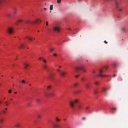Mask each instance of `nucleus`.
Masks as SVG:
<instances>
[{
    "label": "nucleus",
    "mask_w": 128,
    "mask_h": 128,
    "mask_svg": "<svg viewBox=\"0 0 128 128\" xmlns=\"http://www.w3.org/2000/svg\"><path fill=\"white\" fill-rule=\"evenodd\" d=\"M69 104L72 110H73L74 111H76L77 110H82V104H80L78 100H75L74 101H70Z\"/></svg>",
    "instance_id": "1"
},
{
    "label": "nucleus",
    "mask_w": 128,
    "mask_h": 128,
    "mask_svg": "<svg viewBox=\"0 0 128 128\" xmlns=\"http://www.w3.org/2000/svg\"><path fill=\"white\" fill-rule=\"evenodd\" d=\"M42 22V20L40 19H36L34 21H30V20H18L16 23V26H18L20 24H22V25L24 24H40Z\"/></svg>",
    "instance_id": "2"
},
{
    "label": "nucleus",
    "mask_w": 128,
    "mask_h": 128,
    "mask_svg": "<svg viewBox=\"0 0 128 128\" xmlns=\"http://www.w3.org/2000/svg\"><path fill=\"white\" fill-rule=\"evenodd\" d=\"M115 2L116 9L118 12H122V7L120 6V0H113Z\"/></svg>",
    "instance_id": "3"
},
{
    "label": "nucleus",
    "mask_w": 128,
    "mask_h": 128,
    "mask_svg": "<svg viewBox=\"0 0 128 128\" xmlns=\"http://www.w3.org/2000/svg\"><path fill=\"white\" fill-rule=\"evenodd\" d=\"M39 60H42L44 64H43V68L44 70H45L47 72H50V67H48V64H47L46 60H44V58H39Z\"/></svg>",
    "instance_id": "4"
},
{
    "label": "nucleus",
    "mask_w": 128,
    "mask_h": 128,
    "mask_svg": "<svg viewBox=\"0 0 128 128\" xmlns=\"http://www.w3.org/2000/svg\"><path fill=\"white\" fill-rule=\"evenodd\" d=\"M74 70L76 72H86V70H84V66L74 68Z\"/></svg>",
    "instance_id": "5"
},
{
    "label": "nucleus",
    "mask_w": 128,
    "mask_h": 128,
    "mask_svg": "<svg viewBox=\"0 0 128 128\" xmlns=\"http://www.w3.org/2000/svg\"><path fill=\"white\" fill-rule=\"evenodd\" d=\"M104 72V69H101L99 70V74L96 76V78H98V76H100V78H105L106 76H110L103 75L102 74Z\"/></svg>",
    "instance_id": "6"
},
{
    "label": "nucleus",
    "mask_w": 128,
    "mask_h": 128,
    "mask_svg": "<svg viewBox=\"0 0 128 128\" xmlns=\"http://www.w3.org/2000/svg\"><path fill=\"white\" fill-rule=\"evenodd\" d=\"M53 30L56 32H60L62 28L60 25H56L55 26H53Z\"/></svg>",
    "instance_id": "7"
},
{
    "label": "nucleus",
    "mask_w": 128,
    "mask_h": 128,
    "mask_svg": "<svg viewBox=\"0 0 128 128\" xmlns=\"http://www.w3.org/2000/svg\"><path fill=\"white\" fill-rule=\"evenodd\" d=\"M44 96H46V98H48L49 96H56V94H54V92H52L50 94L46 93V92H45L44 93Z\"/></svg>",
    "instance_id": "8"
},
{
    "label": "nucleus",
    "mask_w": 128,
    "mask_h": 128,
    "mask_svg": "<svg viewBox=\"0 0 128 128\" xmlns=\"http://www.w3.org/2000/svg\"><path fill=\"white\" fill-rule=\"evenodd\" d=\"M57 72H59L60 76H62V77L66 76V72H62V71L60 70H57Z\"/></svg>",
    "instance_id": "9"
},
{
    "label": "nucleus",
    "mask_w": 128,
    "mask_h": 128,
    "mask_svg": "<svg viewBox=\"0 0 128 128\" xmlns=\"http://www.w3.org/2000/svg\"><path fill=\"white\" fill-rule=\"evenodd\" d=\"M8 34H12L14 32V28L12 27H8L7 30Z\"/></svg>",
    "instance_id": "10"
},
{
    "label": "nucleus",
    "mask_w": 128,
    "mask_h": 128,
    "mask_svg": "<svg viewBox=\"0 0 128 128\" xmlns=\"http://www.w3.org/2000/svg\"><path fill=\"white\" fill-rule=\"evenodd\" d=\"M26 46V43L25 44L20 43V44L18 46V47L20 49L24 48Z\"/></svg>",
    "instance_id": "11"
},
{
    "label": "nucleus",
    "mask_w": 128,
    "mask_h": 128,
    "mask_svg": "<svg viewBox=\"0 0 128 128\" xmlns=\"http://www.w3.org/2000/svg\"><path fill=\"white\" fill-rule=\"evenodd\" d=\"M18 8L16 7L13 8V12L14 14H18Z\"/></svg>",
    "instance_id": "12"
},
{
    "label": "nucleus",
    "mask_w": 128,
    "mask_h": 128,
    "mask_svg": "<svg viewBox=\"0 0 128 128\" xmlns=\"http://www.w3.org/2000/svg\"><path fill=\"white\" fill-rule=\"evenodd\" d=\"M54 74H51L49 75V78H50V80H54Z\"/></svg>",
    "instance_id": "13"
},
{
    "label": "nucleus",
    "mask_w": 128,
    "mask_h": 128,
    "mask_svg": "<svg viewBox=\"0 0 128 128\" xmlns=\"http://www.w3.org/2000/svg\"><path fill=\"white\" fill-rule=\"evenodd\" d=\"M24 38H28V40H30V42H32V38L28 36H26V38H24Z\"/></svg>",
    "instance_id": "14"
},
{
    "label": "nucleus",
    "mask_w": 128,
    "mask_h": 128,
    "mask_svg": "<svg viewBox=\"0 0 128 128\" xmlns=\"http://www.w3.org/2000/svg\"><path fill=\"white\" fill-rule=\"evenodd\" d=\"M10 102H12V104H14V103H15L16 102L14 100V98H10Z\"/></svg>",
    "instance_id": "15"
},
{
    "label": "nucleus",
    "mask_w": 128,
    "mask_h": 128,
    "mask_svg": "<svg viewBox=\"0 0 128 128\" xmlns=\"http://www.w3.org/2000/svg\"><path fill=\"white\" fill-rule=\"evenodd\" d=\"M90 83H86V85H85V86H86V88H90Z\"/></svg>",
    "instance_id": "16"
},
{
    "label": "nucleus",
    "mask_w": 128,
    "mask_h": 128,
    "mask_svg": "<svg viewBox=\"0 0 128 128\" xmlns=\"http://www.w3.org/2000/svg\"><path fill=\"white\" fill-rule=\"evenodd\" d=\"M14 126H16V128H20V123H16L14 125Z\"/></svg>",
    "instance_id": "17"
},
{
    "label": "nucleus",
    "mask_w": 128,
    "mask_h": 128,
    "mask_svg": "<svg viewBox=\"0 0 128 128\" xmlns=\"http://www.w3.org/2000/svg\"><path fill=\"white\" fill-rule=\"evenodd\" d=\"M24 66L25 68L28 69V64L26 63H24Z\"/></svg>",
    "instance_id": "18"
},
{
    "label": "nucleus",
    "mask_w": 128,
    "mask_h": 128,
    "mask_svg": "<svg viewBox=\"0 0 128 128\" xmlns=\"http://www.w3.org/2000/svg\"><path fill=\"white\" fill-rule=\"evenodd\" d=\"M6 2V0H0V4H4Z\"/></svg>",
    "instance_id": "19"
},
{
    "label": "nucleus",
    "mask_w": 128,
    "mask_h": 128,
    "mask_svg": "<svg viewBox=\"0 0 128 128\" xmlns=\"http://www.w3.org/2000/svg\"><path fill=\"white\" fill-rule=\"evenodd\" d=\"M6 110H8V108H5L4 110H2V114H6Z\"/></svg>",
    "instance_id": "20"
},
{
    "label": "nucleus",
    "mask_w": 128,
    "mask_h": 128,
    "mask_svg": "<svg viewBox=\"0 0 128 128\" xmlns=\"http://www.w3.org/2000/svg\"><path fill=\"white\" fill-rule=\"evenodd\" d=\"M4 104H5V106H8V101H6L4 102Z\"/></svg>",
    "instance_id": "21"
},
{
    "label": "nucleus",
    "mask_w": 128,
    "mask_h": 128,
    "mask_svg": "<svg viewBox=\"0 0 128 128\" xmlns=\"http://www.w3.org/2000/svg\"><path fill=\"white\" fill-rule=\"evenodd\" d=\"M78 86V83L76 82L73 84V86L74 88H76V86Z\"/></svg>",
    "instance_id": "22"
},
{
    "label": "nucleus",
    "mask_w": 128,
    "mask_h": 128,
    "mask_svg": "<svg viewBox=\"0 0 128 128\" xmlns=\"http://www.w3.org/2000/svg\"><path fill=\"white\" fill-rule=\"evenodd\" d=\"M94 84H96V86H98V84H100V82L98 81H96L95 82H94Z\"/></svg>",
    "instance_id": "23"
},
{
    "label": "nucleus",
    "mask_w": 128,
    "mask_h": 128,
    "mask_svg": "<svg viewBox=\"0 0 128 128\" xmlns=\"http://www.w3.org/2000/svg\"><path fill=\"white\" fill-rule=\"evenodd\" d=\"M55 120H56L57 122H60V119H58V117H56L55 118Z\"/></svg>",
    "instance_id": "24"
},
{
    "label": "nucleus",
    "mask_w": 128,
    "mask_h": 128,
    "mask_svg": "<svg viewBox=\"0 0 128 128\" xmlns=\"http://www.w3.org/2000/svg\"><path fill=\"white\" fill-rule=\"evenodd\" d=\"M102 90L103 92H106V88H102Z\"/></svg>",
    "instance_id": "25"
},
{
    "label": "nucleus",
    "mask_w": 128,
    "mask_h": 128,
    "mask_svg": "<svg viewBox=\"0 0 128 128\" xmlns=\"http://www.w3.org/2000/svg\"><path fill=\"white\" fill-rule=\"evenodd\" d=\"M36 102H40V99L38 98H36Z\"/></svg>",
    "instance_id": "26"
},
{
    "label": "nucleus",
    "mask_w": 128,
    "mask_h": 128,
    "mask_svg": "<svg viewBox=\"0 0 128 128\" xmlns=\"http://www.w3.org/2000/svg\"><path fill=\"white\" fill-rule=\"evenodd\" d=\"M37 118H42V115L38 114L37 115Z\"/></svg>",
    "instance_id": "27"
},
{
    "label": "nucleus",
    "mask_w": 128,
    "mask_h": 128,
    "mask_svg": "<svg viewBox=\"0 0 128 128\" xmlns=\"http://www.w3.org/2000/svg\"><path fill=\"white\" fill-rule=\"evenodd\" d=\"M4 119L0 118V124H2V122H4Z\"/></svg>",
    "instance_id": "28"
},
{
    "label": "nucleus",
    "mask_w": 128,
    "mask_h": 128,
    "mask_svg": "<svg viewBox=\"0 0 128 128\" xmlns=\"http://www.w3.org/2000/svg\"><path fill=\"white\" fill-rule=\"evenodd\" d=\"M53 8H54V6L52 5H50V10H52Z\"/></svg>",
    "instance_id": "29"
},
{
    "label": "nucleus",
    "mask_w": 128,
    "mask_h": 128,
    "mask_svg": "<svg viewBox=\"0 0 128 128\" xmlns=\"http://www.w3.org/2000/svg\"><path fill=\"white\" fill-rule=\"evenodd\" d=\"M52 88V86H48L47 87V90H50Z\"/></svg>",
    "instance_id": "30"
},
{
    "label": "nucleus",
    "mask_w": 128,
    "mask_h": 128,
    "mask_svg": "<svg viewBox=\"0 0 128 128\" xmlns=\"http://www.w3.org/2000/svg\"><path fill=\"white\" fill-rule=\"evenodd\" d=\"M6 16H7V18H10L11 15H10V14H6Z\"/></svg>",
    "instance_id": "31"
},
{
    "label": "nucleus",
    "mask_w": 128,
    "mask_h": 128,
    "mask_svg": "<svg viewBox=\"0 0 128 128\" xmlns=\"http://www.w3.org/2000/svg\"><path fill=\"white\" fill-rule=\"evenodd\" d=\"M80 92H82L81 90H79L76 92V94H80Z\"/></svg>",
    "instance_id": "32"
},
{
    "label": "nucleus",
    "mask_w": 128,
    "mask_h": 128,
    "mask_svg": "<svg viewBox=\"0 0 128 128\" xmlns=\"http://www.w3.org/2000/svg\"><path fill=\"white\" fill-rule=\"evenodd\" d=\"M122 32H126V28L122 27Z\"/></svg>",
    "instance_id": "33"
},
{
    "label": "nucleus",
    "mask_w": 128,
    "mask_h": 128,
    "mask_svg": "<svg viewBox=\"0 0 128 128\" xmlns=\"http://www.w3.org/2000/svg\"><path fill=\"white\" fill-rule=\"evenodd\" d=\"M85 80L86 79L82 77L81 78V81H82V82H84Z\"/></svg>",
    "instance_id": "34"
},
{
    "label": "nucleus",
    "mask_w": 128,
    "mask_h": 128,
    "mask_svg": "<svg viewBox=\"0 0 128 128\" xmlns=\"http://www.w3.org/2000/svg\"><path fill=\"white\" fill-rule=\"evenodd\" d=\"M61 2H62V0H57L58 4H60Z\"/></svg>",
    "instance_id": "35"
},
{
    "label": "nucleus",
    "mask_w": 128,
    "mask_h": 128,
    "mask_svg": "<svg viewBox=\"0 0 128 128\" xmlns=\"http://www.w3.org/2000/svg\"><path fill=\"white\" fill-rule=\"evenodd\" d=\"M98 90H96L94 91V94H98Z\"/></svg>",
    "instance_id": "36"
},
{
    "label": "nucleus",
    "mask_w": 128,
    "mask_h": 128,
    "mask_svg": "<svg viewBox=\"0 0 128 128\" xmlns=\"http://www.w3.org/2000/svg\"><path fill=\"white\" fill-rule=\"evenodd\" d=\"M113 68H116V64H114Z\"/></svg>",
    "instance_id": "37"
},
{
    "label": "nucleus",
    "mask_w": 128,
    "mask_h": 128,
    "mask_svg": "<svg viewBox=\"0 0 128 128\" xmlns=\"http://www.w3.org/2000/svg\"><path fill=\"white\" fill-rule=\"evenodd\" d=\"M12 90H10L8 91V94H12Z\"/></svg>",
    "instance_id": "38"
},
{
    "label": "nucleus",
    "mask_w": 128,
    "mask_h": 128,
    "mask_svg": "<svg viewBox=\"0 0 128 128\" xmlns=\"http://www.w3.org/2000/svg\"><path fill=\"white\" fill-rule=\"evenodd\" d=\"M48 32H52V30H50V29H48Z\"/></svg>",
    "instance_id": "39"
},
{
    "label": "nucleus",
    "mask_w": 128,
    "mask_h": 128,
    "mask_svg": "<svg viewBox=\"0 0 128 128\" xmlns=\"http://www.w3.org/2000/svg\"><path fill=\"white\" fill-rule=\"evenodd\" d=\"M50 52H54V48H50Z\"/></svg>",
    "instance_id": "40"
},
{
    "label": "nucleus",
    "mask_w": 128,
    "mask_h": 128,
    "mask_svg": "<svg viewBox=\"0 0 128 128\" xmlns=\"http://www.w3.org/2000/svg\"><path fill=\"white\" fill-rule=\"evenodd\" d=\"M112 110L116 111V108H112Z\"/></svg>",
    "instance_id": "41"
},
{
    "label": "nucleus",
    "mask_w": 128,
    "mask_h": 128,
    "mask_svg": "<svg viewBox=\"0 0 128 128\" xmlns=\"http://www.w3.org/2000/svg\"><path fill=\"white\" fill-rule=\"evenodd\" d=\"M22 84H26V81L24 80H22Z\"/></svg>",
    "instance_id": "42"
},
{
    "label": "nucleus",
    "mask_w": 128,
    "mask_h": 128,
    "mask_svg": "<svg viewBox=\"0 0 128 128\" xmlns=\"http://www.w3.org/2000/svg\"><path fill=\"white\" fill-rule=\"evenodd\" d=\"M78 76H80V75H76V76H75V78H78Z\"/></svg>",
    "instance_id": "43"
},
{
    "label": "nucleus",
    "mask_w": 128,
    "mask_h": 128,
    "mask_svg": "<svg viewBox=\"0 0 128 128\" xmlns=\"http://www.w3.org/2000/svg\"><path fill=\"white\" fill-rule=\"evenodd\" d=\"M46 26H48V22H46Z\"/></svg>",
    "instance_id": "44"
},
{
    "label": "nucleus",
    "mask_w": 128,
    "mask_h": 128,
    "mask_svg": "<svg viewBox=\"0 0 128 128\" xmlns=\"http://www.w3.org/2000/svg\"><path fill=\"white\" fill-rule=\"evenodd\" d=\"M54 56H58L56 54H53Z\"/></svg>",
    "instance_id": "45"
},
{
    "label": "nucleus",
    "mask_w": 128,
    "mask_h": 128,
    "mask_svg": "<svg viewBox=\"0 0 128 128\" xmlns=\"http://www.w3.org/2000/svg\"><path fill=\"white\" fill-rule=\"evenodd\" d=\"M108 66H105V70H108Z\"/></svg>",
    "instance_id": "46"
},
{
    "label": "nucleus",
    "mask_w": 128,
    "mask_h": 128,
    "mask_svg": "<svg viewBox=\"0 0 128 128\" xmlns=\"http://www.w3.org/2000/svg\"><path fill=\"white\" fill-rule=\"evenodd\" d=\"M82 120H86V118H84V117L82 118Z\"/></svg>",
    "instance_id": "47"
},
{
    "label": "nucleus",
    "mask_w": 128,
    "mask_h": 128,
    "mask_svg": "<svg viewBox=\"0 0 128 128\" xmlns=\"http://www.w3.org/2000/svg\"><path fill=\"white\" fill-rule=\"evenodd\" d=\"M2 104V102L0 101V106H1V104Z\"/></svg>",
    "instance_id": "48"
},
{
    "label": "nucleus",
    "mask_w": 128,
    "mask_h": 128,
    "mask_svg": "<svg viewBox=\"0 0 128 128\" xmlns=\"http://www.w3.org/2000/svg\"><path fill=\"white\" fill-rule=\"evenodd\" d=\"M106 2H112V0H105Z\"/></svg>",
    "instance_id": "49"
},
{
    "label": "nucleus",
    "mask_w": 128,
    "mask_h": 128,
    "mask_svg": "<svg viewBox=\"0 0 128 128\" xmlns=\"http://www.w3.org/2000/svg\"><path fill=\"white\" fill-rule=\"evenodd\" d=\"M104 44H108V42H106V40L104 41Z\"/></svg>",
    "instance_id": "50"
},
{
    "label": "nucleus",
    "mask_w": 128,
    "mask_h": 128,
    "mask_svg": "<svg viewBox=\"0 0 128 128\" xmlns=\"http://www.w3.org/2000/svg\"><path fill=\"white\" fill-rule=\"evenodd\" d=\"M114 77H116V74L113 75V78H114Z\"/></svg>",
    "instance_id": "51"
},
{
    "label": "nucleus",
    "mask_w": 128,
    "mask_h": 128,
    "mask_svg": "<svg viewBox=\"0 0 128 128\" xmlns=\"http://www.w3.org/2000/svg\"><path fill=\"white\" fill-rule=\"evenodd\" d=\"M86 110H88V107H86Z\"/></svg>",
    "instance_id": "52"
},
{
    "label": "nucleus",
    "mask_w": 128,
    "mask_h": 128,
    "mask_svg": "<svg viewBox=\"0 0 128 128\" xmlns=\"http://www.w3.org/2000/svg\"><path fill=\"white\" fill-rule=\"evenodd\" d=\"M44 10H46V8H44Z\"/></svg>",
    "instance_id": "53"
},
{
    "label": "nucleus",
    "mask_w": 128,
    "mask_h": 128,
    "mask_svg": "<svg viewBox=\"0 0 128 128\" xmlns=\"http://www.w3.org/2000/svg\"><path fill=\"white\" fill-rule=\"evenodd\" d=\"M92 72H93V74H94V72H94V71H92Z\"/></svg>",
    "instance_id": "54"
},
{
    "label": "nucleus",
    "mask_w": 128,
    "mask_h": 128,
    "mask_svg": "<svg viewBox=\"0 0 128 128\" xmlns=\"http://www.w3.org/2000/svg\"><path fill=\"white\" fill-rule=\"evenodd\" d=\"M14 94H16L17 92H14Z\"/></svg>",
    "instance_id": "55"
},
{
    "label": "nucleus",
    "mask_w": 128,
    "mask_h": 128,
    "mask_svg": "<svg viewBox=\"0 0 128 128\" xmlns=\"http://www.w3.org/2000/svg\"><path fill=\"white\" fill-rule=\"evenodd\" d=\"M67 30H70V28H67Z\"/></svg>",
    "instance_id": "56"
},
{
    "label": "nucleus",
    "mask_w": 128,
    "mask_h": 128,
    "mask_svg": "<svg viewBox=\"0 0 128 128\" xmlns=\"http://www.w3.org/2000/svg\"><path fill=\"white\" fill-rule=\"evenodd\" d=\"M38 32H40V30H38Z\"/></svg>",
    "instance_id": "57"
},
{
    "label": "nucleus",
    "mask_w": 128,
    "mask_h": 128,
    "mask_svg": "<svg viewBox=\"0 0 128 128\" xmlns=\"http://www.w3.org/2000/svg\"><path fill=\"white\" fill-rule=\"evenodd\" d=\"M12 66H14V64H12Z\"/></svg>",
    "instance_id": "58"
},
{
    "label": "nucleus",
    "mask_w": 128,
    "mask_h": 128,
    "mask_svg": "<svg viewBox=\"0 0 128 128\" xmlns=\"http://www.w3.org/2000/svg\"><path fill=\"white\" fill-rule=\"evenodd\" d=\"M0 86H2V84L0 83Z\"/></svg>",
    "instance_id": "59"
},
{
    "label": "nucleus",
    "mask_w": 128,
    "mask_h": 128,
    "mask_svg": "<svg viewBox=\"0 0 128 128\" xmlns=\"http://www.w3.org/2000/svg\"><path fill=\"white\" fill-rule=\"evenodd\" d=\"M29 86H32V84H30Z\"/></svg>",
    "instance_id": "60"
},
{
    "label": "nucleus",
    "mask_w": 128,
    "mask_h": 128,
    "mask_svg": "<svg viewBox=\"0 0 128 128\" xmlns=\"http://www.w3.org/2000/svg\"><path fill=\"white\" fill-rule=\"evenodd\" d=\"M12 78H14V77H12Z\"/></svg>",
    "instance_id": "61"
},
{
    "label": "nucleus",
    "mask_w": 128,
    "mask_h": 128,
    "mask_svg": "<svg viewBox=\"0 0 128 128\" xmlns=\"http://www.w3.org/2000/svg\"><path fill=\"white\" fill-rule=\"evenodd\" d=\"M4 100H6V98H4Z\"/></svg>",
    "instance_id": "62"
},
{
    "label": "nucleus",
    "mask_w": 128,
    "mask_h": 128,
    "mask_svg": "<svg viewBox=\"0 0 128 128\" xmlns=\"http://www.w3.org/2000/svg\"><path fill=\"white\" fill-rule=\"evenodd\" d=\"M59 68H62L60 66H59Z\"/></svg>",
    "instance_id": "63"
},
{
    "label": "nucleus",
    "mask_w": 128,
    "mask_h": 128,
    "mask_svg": "<svg viewBox=\"0 0 128 128\" xmlns=\"http://www.w3.org/2000/svg\"><path fill=\"white\" fill-rule=\"evenodd\" d=\"M79 2H80V0H78Z\"/></svg>",
    "instance_id": "64"
}]
</instances>
